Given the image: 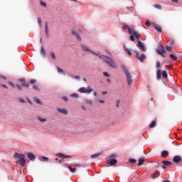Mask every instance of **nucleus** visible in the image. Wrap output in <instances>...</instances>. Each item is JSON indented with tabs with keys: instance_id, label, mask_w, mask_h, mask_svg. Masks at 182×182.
I'll list each match as a JSON object with an SVG mask.
<instances>
[{
	"instance_id": "36",
	"label": "nucleus",
	"mask_w": 182,
	"mask_h": 182,
	"mask_svg": "<svg viewBox=\"0 0 182 182\" xmlns=\"http://www.w3.org/2000/svg\"><path fill=\"white\" fill-rule=\"evenodd\" d=\"M125 52L129 55L132 56V51L129 48H125Z\"/></svg>"
},
{
	"instance_id": "51",
	"label": "nucleus",
	"mask_w": 182,
	"mask_h": 182,
	"mask_svg": "<svg viewBox=\"0 0 182 182\" xmlns=\"http://www.w3.org/2000/svg\"><path fill=\"white\" fill-rule=\"evenodd\" d=\"M129 28H130V27H129V26H124L123 27H122V29H124V30H126V29H129Z\"/></svg>"
},
{
	"instance_id": "27",
	"label": "nucleus",
	"mask_w": 182,
	"mask_h": 182,
	"mask_svg": "<svg viewBox=\"0 0 182 182\" xmlns=\"http://www.w3.org/2000/svg\"><path fill=\"white\" fill-rule=\"evenodd\" d=\"M21 86L23 87H29V83L26 82V81H24L21 83Z\"/></svg>"
},
{
	"instance_id": "43",
	"label": "nucleus",
	"mask_w": 182,
	"mask_h": 182,
	"mask_svg": "<svg viewBox=\"0 0 182 182\" xmlns=\"http://www.w3.org/2000/svg\"><path fill=\"white\" fill-rule=\"evenodd\" d=\"M97 56H99L100 59H104V58H105V56H106V55H102V54H97Z\"/></svg>"
},
{
	"instance_id": "40",
	"label": "nucleus",
	"mask_w": 182,
	"mask_h": 182,
	"mask_svg": "<svg viewBox=\"0 0 182 182\" xmlns=\"http://www.w3.org/2000/svg\"><path fill=\"white\" fill-rule=\"evenodd\" d=\"M103 75L104 76H105V77H110V75H109L107 72H104Z\"/></svg>"
},
{
	"instance_id": "54",
	"label": "nucleus",
	"mask_w": 182,
	"mask_h": 182,
	"mask_svg": "<svg viewBox=\"0 0 182 182\" xmlns=\"http://www.w3.org/2000/svg\"><path fill=\"white\" fill-rule=\"evenodd\" d=\"M9 85H10V86H11L12 87H15V85H14V83L9 82Z\"/></svg>"
},
{
	"instance_id": "25",
	"label": "nucleus",
	"mask_w": 182,
	"mask_h": 182,
	"mask_svg": "<svg viewBox=\"0 0 182 182\" xmlns=\"http://www.w3.org/2000/svg\"><path fill=\"white\" fill-rule=\"evenodd\" d=\"M162 164H164L165 166H171L172 163L168 161H163Z\"/></svg>"
},
{
	"instance_id": "17",
	"label": "nucleus",
	"mask_w": 182,
	"mask_h": 182,
	"mask_svg": "<svg viewBox=\"0 0 182 182\" xmlns=\"http://www.w3.org/2000/svg\"><path fill=\"white\" fill-rule=\"evenodd\" d=\"M72 33L74 35V36H76L78 41H82V38H80V36H79V33H77V32L73 31Z\"/></svg>"
},
{
	"instance_id": "34",
	"label": "nucleus",
	"mask_w": 182,
	"mask_h": 182,
	"mask_svg": "<svg viewBox=\"0 0 182 182\" xmlns=\"http://www.w3.org/2000/svg\"><path fill=\"white\" fill-rule=\"evenodd\" d=\"M68 169L70 170V171H71L72 173H76V168H73L70 166H68Z\"/></svg>"
},
{
	"instance_id": "3",
	"label": "nucleus",
	"mask_w": 182,
	"mask_h": 182,
	"mask_svg": "<svg viewBox=\"0 0 182 182\" xmlns=\"http://www.w3.org/2000/svg\"><path fill=\"white\" fill-rule=\"evenodd\" d=\"M122 70L127 77L128 86H132V75H130V73L129 72V70H127V68L124 66H122Z\"/></svg>"
},
{
	"instance_id": "32",
	"label": "nucleus",
	"mask_w": 182,
	"mask_h": 182,
	"mask_svg": "<svg viewBox=\"0 0 182 182\" xmlns=\"http://www.w3.org/2000/svg\"><path fill=\"white\" fill-rule=\"evenodd\" d=\"M129 163H132V164H134L135 163H136V161L135 159H129Z\"/></svg>"
},
{
	"instance_id": "28",
	"label": "nucleus",
	"mask_w": 182,
	"mask_h": 182,
	"mask_svg": "<svg viewBox=\"0 0 182 182\" xmlns=\"http://www.w3.org/2000/svg\"><path fill=\"white\" fill-rule=\"evenodd\" d=\"M70 96V97H75V99L79 98V95H77V93L71 94Z\"/></svg>"
},
{
	"instance_id": "11",
	"label": "nucleus",
	"mask_w": 182,
	"mask_h": 182,
	"mask_svg": "<svg viewBox=\"0 0 182 182\" xmlns=\"http://www.w3.org/2000/svg\"><path fill=\"white\" fill-rule=\"evenodd\" d=\"M173 163H176V164H178V163H180V161H181V156H176L173 158Z\"/></svg>"
},
{
	"instance_id": "57",
	"label": "nucleus",
	"mask_w": 182,
	"mask_h": 182,
	"mask_svg": "<svg viewBox=\"0 0 182 182\" xmlns=\"http://www.w3.org/2000/svg\"><path fill=\"white\" fill-rule=\"evenodd\" d=\"M42 159L43 160H49V159L46 156H43Z\"/></svg>"
},
{
	"instance_id": "44",
	"label": "nucleus",
	"mask_w": 182,
	"mask_h": 182,
	"mask_svg": "<svg viewBox=\"0 0 182 182\" xmlns=\"http://www.w3.org/2000/svg\"><path fill=\"white\" fill-rule=\"evenodd\" d=\"M30 83H31V85H35V83H36V80H30Z\"/></svg>"
},
{
	"instance_id": "19",
	"label": "nucleus",
	"mask_w": 182,
	"mask_h": 182,
	"mask_svg": "<svg viewBox=\"0 0 182 182\" xmlns=\"http://www.w3.org/2000/svg\"><path fill=\"white\" fill-rule=\"evenodd\" d=\"M156 78L158 80H160L161 79V71L160 70H158L156 72Z\"/></svg>"
},
{
	"instance_id": "5",
	"label": "nucleus",
	"mask_w": 182,
	"mask_h": 182,
	"mask_svg": "<svg viewBox=\"0 0 182 182\" xmlns=\"http://www.w3.org/2000/svg\"><path fill=\"white\" fill-rule=\"evenodd\" d=\"M158 55H160L162 58H166L164 54L166 53V50L164 49V46L163 45L159 44V48L156 50Z\"/></svg>"
},
{
	"instance_id": "31",
	"label": "nucleus",
	"mask_w": 182,
	"mask_h": 182,
	"mask_svg": "<svg viewBox=\"0 0 182 182\" xmlns=\"http://www.w3.org/2000/svg\"><path fill=\"white\" fill-rule=\"evenodd\" d=\"M57 70H58V73H63V75H65V71H63V70L62 68L57 67Z\"/></svg>"
},
{
	"instance_id": "56",
	"label": "nucleus",
	"mask_w": 182,
	"mask_h": 182,
	"mask_svg": "<svg viewBox=\"0 0 182 182\" xmlns=\"http://www.w3.org/2000/svg\"><path fill=\"white\" fill-rule=\"evenodd\" d=\"M87 103H88V105H92L93 102L91 100H87Z\"/></svg>"
},
{
	"instance_id": "61",
	"label": "nucleus",
	"mask_w": 182,
	"mask_h": 182,
	"mask_svg": "<svg viewBox=\"0 0 182 182\" xmlns=\"http://www.w3.org/2000/svg\"><path fill=\"white\" fill-rule=\"evenodd\" d=\"M99 102H100V103H105V100H99Z\"/></svg>"
},
{
	"instance_id": "42",
	"label": "nucleus",
	"mask_w": 182,
	"mask_h": 182,
	"mask_svg": "<svg viewBox=\"0 0 182 182\" xmlns=\"http://www.w3.org/2000/svg\"><path fill=\"white\" fill-rule=\"evenodd\" d=\"M166 49L168 52H171V50H172L171 46H166Z\"/></svg>"
},
{
	"instance_id": "62",
	"label": "nucleus",
	"mask_w": 182,
	"mask_h": 182,
	"mask_svg": "<svg viewBox=\"0 0 182 182\" xmlns=\"http://www.w3.org/2000/svg\"><path fill=\"white\" fill-rule=\"evenodd\" d=\"M2 87H4L5 89H8V87L6 85H3Z\"/></svg>"
},
{
	"instance_id": "24",
	"label": "nucleus",
	"mask_w": 182,
	"mask_h": 182,
	"mask_svg": "<svg viewBox=\"0 0 182 182\" xmlns=\"http://www.w3.org/2000/svg\"><path fill=\"white\" fill-rule=\"evenodd\" d=\"M38 120H39V122H41V123H45V122H48V119L46 118H41L40 117H38Z\"/></svg>"
},
{
	"instance_id": "52",
	"label": "nucleus",
	"mask_w": 182,
	"mask_h": 182,
	"mask_svg": "<svg viewBox=\"0 0 182 182\" xmlns=\"http://www.w3.org/2000/svg\"><path fill=\"white\" fill-rule=\"evenodd\" d=\"M119 105H120V100L117 101L116 107H119Z\"/></svg>"
},
{
	"instance_id": "12",
	"label": "nucleus",
	"mask_w": 182,
	"mask_h": 182,
	"mask_svg": "<svg viewBox=\"0 0 182 182\" xmlns=\"http://www.w3.org/2000/svg\"><path fill=\"white\" fill-rule=\"evenodd\" d=\"M58 157H60V159H70V156H68L65 154L59 153L57 154Z\"/></svg>"
},
{
	"instance_id": "14",
	"label": "nucleus",
	"mask_w": 182,
	"mask_h": 182,
	"mask_svg": "<svg viewBox=\"0 0 182 182\" xmlns=\"http://www.w3.org/2000/svg\"><path fill=\"white\" fill-rule=\"evenodd\" d=\"M154 28L157 31V32L162 33L163 30L161 29V26L157 25V24H154Z\"/></svg>"
},
{
	"instance_id": "4",
	"label": "nucleus",
	"mask_w": 182,
	"mask_h": 182,
	"mask_svg": "<svg viewBox=\"0 0 182 182\" xmlns=\"http://www.w3.org/2000/svg\"><path fill=\"white\" fill-rule=\"evenodd\" d=\"M134 53H135V57L136 59H138L139 60H140L141 62V63H143L144 62V60H146V55L145 54H141L140 53H139V51L137 50H134Z\"/></svg>"
},
{
	"instance_id": "33",
	"label": "nucleus",
	"mask_w": 182,
	"mask_h": 182,
	"mask_svg": "<svg viewBox=\"0 0 182 182\" xmlns=\"http://www.w3.org/2000/svg\"><path fill=\"white\" fill-rule=\"evenodd\" d=\"M38 23L40 27L42 26V18H41V17H38Z\"/></svg>"
},
{
	"instance_id": "29",
	"label": "nucleus",
	"mask_w": 182,
	"mask_h": 182,
	"mask_svg": "<svg viewBox=\"0 0 182 182\" xmlns=\"http://www.w3.org/2000/svg\"><path fill=\"white\" fill-rule=\"evenodd\" d=\"M50 55L52 59H53V60H56V55H55V53L51 52V53H50Z\"/></svg>"
},
{
	"instance_id": "18",
	"label": "nucleus",
	"mask_w": 182,
	"mask_h": 182,
	"mask_svg": "<svg viewBox=\"0 0 182 182\" xmlns=\"http://www.w3.org/2000/svg\"><path fill=\"white\" fill-rule=\"evenodd\" d=\"M157 177H160V172L156 171L152 175V178L155 180V178H157Z\"/></svg>"
},
{
	"instance_id": "58",
	"label": "nucleus",
	"mask_w": 182,
	"mask_h": 182,
	"mask_svg": "<svg viewBox=\"0 0 182 182\" xmlns=\"http://www.w3.org/2000/svg\"><path fill=\"white\" fill-rule=\"evenodd\" d=\"M1 79H4V80H6V76H4V75H1Z\"/></svg>"
},
{
	"instance_id": "46",
	"label": "nucleus",
	"mask_w": 182,
	"mask_h": 182,
	"mask_svg": "<svg viewBox=\"0 0 182 182\" xmlns=\"http://www.w3.org/2000/svg\"><path fill=\"white\" fill-rule=\"evenodd\" d=\"M16 87H17V89H18V90H22V87H21V85H16Z\"/></svg>"
},
{
	"instance_id": "16",
	"label": "nucleus",
	"mask_w": 182,
	"mask_h": 182,
	"mask_svg": "<svg viewBox=\"0 0 182 182\" xmlns=\"http://www.w3.org/2000/svg\"><path fill=\"white\" fill-rule=\"evenodd\" d=\"M58 112H59V113H61V114H68V110H66L65 109L58 108Z\"/></svg>"
},
{
	"instance_id": "23",
	"label": "nucleus",
	"mask_w": 182,
	"mask_h": 182,
	"mask_svg": "<svg viewBox=\"0 0 182 182\" xmlns=\"http://www.w3.org/2000/svg\"><path fill=\"white\" fill-rule=\"evenodd\" d=\"M41 53L42 56H46V51H45V48H43V46L41 47Z\"/></svg>"
},
{
	"instance_id": "37",
	"label": "nucleus",
	"mask_w": 182,
	"mask_h": 182,
	"mask_svg": "<svg viewBox=\"0 0 182 182\" xmlns=\"http://www.w3.org/2000/svg\"><path fill=\"white\" fill-rule=\"evenodd\" d=\"M34 101L36 102V103H38V105H41L42 102H41V100L38 99V98H35Z\"/></svg>"
},
{
	"instance_id": "48",
	"label": "nucleus",
	"mask_w": 182,
	"mask_h": 182,
	"mask_svg": "<svg viewBox=\"0 0 182 182\" xmlns=\"http://www.w3.org/2000/svg\"><path fill=\"white\" fill-rule=\"evenodd\" d=\"M40 4H41V5L42 6H46V3H45V2H43V1H41Z\"/></svg>"
},
{
	"instance_id": "60",
	"label": "nucleus",
	"mask_w": 182,
	"mask_h": 182,
	"mask_svg": "<svg viewBox=\"0 0 182 182\" xmlns=\"http://www.w3.org/2000/svg\"><path fill=\"white\" fill-rule=\"evenodd\" d=\"M166 166L165 164H164L161 167H162V168H164V170H166Z\"/></svg>"
},
{
	"instance_id": "53",
	"label": "nucleus",
	"mask_w": 182,
	"mask_h": 182,
	"mask_svg": "<svg viewBox=\"0 0 182 182\" xmlns=\"http://www.w3.org/2000/svg\"><path fill=\"white\" fill-rule=\"evenodd\" d=\"M63 100H64V102H68V97H63Z\"/></svg>"
},
{
	"instance_id": "26",
	"label": "nucleus",
	"mask_w": 182,
	"mask_h": 182,
	"mask_svg": "<svg viewBox=\"0 0 182 182\" xmlns=\"http://www.w3.org/2000/svg\"><path fill=\"white\" fill-rule=\"evenodd\" d=\"M162 76H163L164 79H167V77H168L167 71L163 70L162 71Z\"/></svg>"
},
{
	"instance_id": "8",
	"label": "nucleus",
	"mask_w": 182,
	"mask_h": 182,
	"mask_svg": "<svg viewBox=\"0 0 182 182\" xmlns=\"http://www.w3.org/2000/svg\"><path fill=\"white\" fill-rule=\"evenodd\" d=\"M136 46L139 49H140L142 52H146L147 49H146V46H144V44L142 43L141 41H138V43L136 44Z\"/></svg>"
},
{
	"instance_id": "1",
	"label": "nucleus",
	"mask_w": 182,
	"mask_h": 182,
	"mask_svg": "<svg viewBox=\"0 0 182 182\" xmlns=\"http://www.w3.org/2000/svg\"><path fill=\"white\" fill-rule=\"evenodd\" d=\"M14 159H15L16 160H18V159H19L20 161H16V163L17 164H18V163H20V165H21L22 167H25L26 161H25V155L24 154L16 152L14 155Z\"/></svg>"
},
{
	"instance_id": "6",
	"label": "nucleus",
	"mask_w": 182,
	"mask_h": 182,
	"mask_svg": "<svg viewBox=\"0 0 182 182\" xmlns=\"http://www.w3.org/2000/svg\"><path fill=\"white\" fill-rule=\"evenodd\" d=\"M128 32L130 33V35H134V36L136 38L139 39L140 38V33L135 30L133 29V28L129 27L128 28Z\"/></svg>"
},
{
	"instance_id": "38",
	"label": "nucleus",
	"mask_w": 182,
	"mask_h": 182,
	"mask_svg": "<svg viewBox=\"0 0 182 182\" xmlns=\"http://www.w3.org/2000/svg\"><path fill=\"white\" fill-rule=\"evenodd\" d=\"M154 8H156V9H161V6L159 4H156L154 6Z\"/></svg>"
},
{
	"instance_id": "64",
	"label": "nucleus",
	"mask_w": 182,
	"mask_h": 182,
	"mask_svg": "<svg viewBox=\"0 0 182 182\" xmlns=\"http://www.w3.org/2000/svg\"><path fill=\"white\" fill-rule=\"evenodd\" d=\"M102 95H107V92H102Z\"/></svg>"
},
{
	"instance_id": "55",
	"label": "nucleus",
	"mask_w": 182,
	"mask_h": 182,
	"mask_svg": "<svg viewBox=\"0 0 182 182\" xmlns=\"http://www.w3.org/2000/svg\"><path fill=\"white\" fill-rule=\"evenodd\" d=\"M146 26H150V25H151L150 21H147L146 22Z\"/></svg>"
},
{
	"instance_id": "2",
	"label": "nucleus",
	"mask_w": 182,
	"mask_h": 182,
	"mask_svg": "<svg viewBox=\"0 0 182 182\" xmlns=\"http://www.w3.org/2000/svg\"><path fill=\"white\" fill-rule=\"evenodd\" d=\"M103 60L108 66H110V68H112L113 69H116V68H117V64H116V62H114L113 59L109 56H105Z\"/></svg>"
},
{
	"instance_id": "35",
	"label": "nucleus",
	"mask_w": 182,
	"mask_h": 182,
	"mask_svg": "<svg viewBox=\"0 0 182 182\" xmlns=\"http://www.w3.org/2000/svg\"><path fill=\"white\" fill-rule=\"evenodd\" d=\"M149 127L153 128L156 127V121H153L151 124H149Z\"/></svg>"
},
{
	"instance_id": "15",
	"label": "nucleus",
	"mask_w": 182,
	"mask_h": 182,
	"mask_svg": "<svg viewBox=\"0 0 182 182\" xmlns=\"http://www.w3.org/2000/svg\"><path fill=\"white\" fill-rule=\"evenodd\" d=\"M27 156L29 160H31V161H33V160H35V159H36V156H35V155L32 153H28Z\"/></svg>"
},
{
	"instance_id": "49",
	"label": "nucleus",
	"mask_w": 182,
	"mask_h": 182,
	"mask_svg": "<svg viewBox=\"0 0 182 182\" xmlns=\"http://www.w3.org/2000/svg\"><path fill=\"white\" fill-rule=\"evenodd\" d=\"M19 82H21V83H23V82H26L25 78H21L18 80Z\"/></svg>"
},
{
	"instance_id": "39",
	"label": "nucleus",
	"mask_w": 182,
	"mask_h": 182,
	"mask_svg": "<svg viewBox=\"0 0 182 182\" xmlns=\"http://www.w3.org/2000/svg\"><path fill=\"white\" fill-rule=\"evenodd\" d=\"M20 103H26V101L23 100V98H18Z\"/></svg>"
},
{
	"instance_id": "7",
	"label": "nucleus",
	"mask_w": 182,
	"mask_h": 182,
	"mask_svg": "<svg viewBox=\"0 0 182 182\" xmlns=\"http://www.w3.org/2000/svg\"><path fill=\"white\" fill-rule=\"evenodd\" d=\"M79 92L80 93H92V92H93V90L92 88H90V87H87V89H86L85 87H80L79 88Z\"/></svg>"
},
{
	"instance_id": "30",
	"label": "nucleus",
	"mask_w": 182,
	"mask_h": 182,
	"mask_svg": "<svg viewBox=\"0 0 182 182\" xmlns=\"http://www.w3.org/2000/svg\"><path fill=\"white\" fill-rule=\"evenodd\" d=\"M171 59H172L173 60H177V57L176 55H174L173 54H170L169 55Z\"/></svg>"
},
{
	"instance_id": "59",
	"label": "nucleus",
	"mask_w": 182,
	"mask_h": 182,
	"mask_svg": "<svg viewBox=\"0 0 182 182\" xmlns=\"http://www.w3.org/2000/svg\"><path fill=\"white\" fill-rule=\"evenodd\" d=\"M75 79L79 80V79H80V76L77 75V76L75 77Z\"/></svg>"
},
{
	"instance_id": "45",
	"label": "nucleus",
	"mask_w": 182,
	"mask_h": 182,
	"mask_svg": "<svg viewBox=\"0 0 182 182\" xmlns=\"http://www.w3.org/2000/svg\"><path fill=\"white\" fill-rule=\"evenodd\" d=\"M130 41H132V42H134V35H131L130 36Z\"/></svg>"
},
{
	"instance_id": "20",
	"label": "nucleus",
	"mask_w": 182,
	"mask_h": 182,
	"mask_svg": "<svg viewBox=\"0 0 182 182\" xmlns=\"http://www.w3.org/2000/svg\"><path fill=\"white\" fill-rule=\"evenodd\" d=\"M143 164H144V159L141 158L138 161V166H143Z\"/></svg>"
},
{
	"instance_id": "47",
	"label": "nucleus",
	"mask_w": 182,
	"mask_h": 182,
	"mask_svg": "<svg viewBox=\"0 0 182 182\" xmlns=\"http://www.w3.org/2000/svg\"><path fill=\"white\" fill-rule=\"evenodd\" d=\"M33 88L34 89V90H38V92L40 90L39 88H38V86H36V85H33Z\"/></svg>"
},
{
	"instance_id": "13",
	"label": "nucleus",
	"mask_w": 182,
	"mask_h": 182,
	"mask_svg": "<svg viewBox=\"0 0 182 182\" xmlns=\"http://www.w3.org/2000/svg\"><path fill=\"white\" fill-rule=\"evenodd\" d=\"M161 156L163 159H166V158L168 157V151H166V150L162 151Z\"/></svg>"
},
{
	"instance_id": "21",
	"label": "nucleus",
	"mask_w": 182,
	"mask_h": 182,
	"mask_svg": "<svg viewBox=\"0 0 182 182\" xmlns=\"http://www.w3.org/2000/svg\"><path fill=\"white\" fill-rule=\"evenodd\" d=\"M45 32H46V35L47 38H49V30L48 28V22L46 23V30H45Z\"/></svg>"
},
{
	"instance_id": "22",
	"label": "nucleus",
	"mask_w": 182,
	"mask_h": 182,
	"mask_svg": "<svg viewBox=\"0 0 182 182\" xmlns=\"http://www.w3.org/2000/svg\"><path fill=\"white\" fill-rule=\"evenodd\" d=\"M103 152H100L91 156V159H96V157H99V156H102Z\"/></svg>"
},
{
	"instance_id": "9",
	"label": "nucleus",
	"mask_w": 182,
	"mask_h": 182,
	"mask_svg": "<svg viewBox=\"0 0 182 182\" xmlns=\"http://www.w3.org/2000/svg\"><path fill=\"white\" fill-rule=\"evenodd\" d=\"M81 48L84 52H90V53H92V55H95V56H97V53L90 50L86 46L81 45Z\"/></svg>"
},
{
	"instance_id": "41",
	"label": "nucleus",
	"mask_w": 182,
	"mask_h": 182,
	"mask_svg": "<svg viewBox=\"0 0 182 182\" xmlns=\"http://www.w3.org/2000/svg\"><path fill=\"white\" fill-rule=\"evenodd\" d=\"M169 43H170V45H174V39L170 38L169 39Z\"/></svg>"
},
{
	"instance_id": "63",
	"label": "nucleus",
	"mask_w": 182,
	"mask_h": 182,
	"mask_svg": "<svg viewBox=\"0 0 182 182\" xmlns=\"http://www.w3.org/2000/svg\"><path fill=\"white\" fill-rule=\"evenodd\" d=\"M172 2H176L177 4L178 2V0H172Z\"/></svg>"
},
{
	"instance_id": "10",
	"label": "nucleus",
	"mask_w": 182,
	"mask_h": 182,
	"mask_svg": "<svg viewBox=\"0 0 182 182\" xmlns=\"http://www.w3.org/2000/svg\"><path fill=\"white\" fill-rule=\"evenodd\" d=\"M107 164L109 166H116L117 164V160L116 159H109L107 161Z\"/></svg>"
},
{
	"instance_id": "50",
	"label": "nucleus",
	"mask_w": 182,
	"mask_h": 182,
	"mask_svg": "<svg viewBox=\"0 0 182 182\" xmlns=\"http://www.w3.org/2000/svg\"><path fill=\"white\" fill-rule=\"evenodd\" d=\"M159 68H160V62L157 61L156 62V68L159 69Z\"/></svg>"
}]
</instances>
